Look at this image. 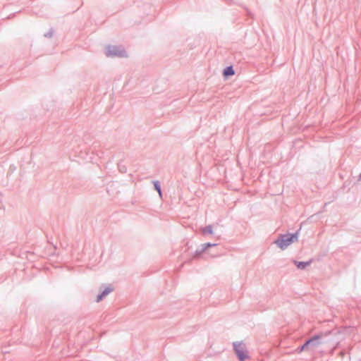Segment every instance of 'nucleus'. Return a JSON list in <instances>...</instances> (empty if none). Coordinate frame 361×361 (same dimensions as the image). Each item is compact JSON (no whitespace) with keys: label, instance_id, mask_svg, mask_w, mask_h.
Returning a JSON list of instances; mask_svg holds the SVG:
<instances>
[{"label":"nucleus","instance_id":"nucleus-1","mask_svg":"<svg viewBox=\"0 0 361 361\" xmlns=\"http://www.w3.org/2000/svg\"><path fill=\"white\" fill-rule=\"evenodd\" d=\"M297 234L285 235L276 240V243L279 246L280 248L285 249L293 242L297 240Z\"/></svg>","mask_w":361,"mask_h":361},{"label":"nucleus","instance_id":"nucleus-2","mask_svg":"<svg viewBox=\"0 0 361 361\" xmlns=\"http://www.w3.org/2000/svg\"><path fill=\"white\" fill-rule=\"evenodd\" d=\"M234 348L240 360L243 361L247 357V353L245 350V345L243 343H234Z\"/></svg>","mask_w":361,"mask_h":361},{"label":"nucleus","instance_id":"nucleus-3","mask_svg":"<svg viewBox=\"0 0 361 361\" xmlns=\"http://www.w3.org/2000/svg\"><path fill=\"white\" fill-rule=\"evenodd\" d=\"M320 338V336H314L313 338H312L311 339L308 340L300 348V352L304 350L307 346L311 343H314V344H319V343L317 342L318 340Z\"/></svg>","mask_w":361,"mask_h":361},{"label":"nucleus","instance_id":"nucleus-4","mask_svg":"<svg viewBox=\"0 0 361 361\" xmlns=\"http://www.w3.org/2000/svg\"><path fill=\"white\" fill-rule=\"evenodd\" d=\"M107 56H121V51L116 49V47H109L107 51Z\"/></svg>","mask_w":361,"mask_h":361},{"label":"nucleus","instance_id":"nucleus-5","mask_svg":"<svg viewBox=\"0 0 361 361\" xmlns=\"http://www.w3.org/2000/svg\"><path fill=\"white\" fill-rule=\"evenodd\" d=\"M111 291H112V289H111V288H108L105 289L101 295H98L97 301V302L101 301V300H102V299L104 296H106V295H108V294H109V293H111Z\"/></svg>","mask_w":361,"mask_h":361},{"label":"nucleus","instance_id":"nucleus-6","mask_svg":"<svg viewBox=\"0 0 361 361\" xmlns=\"http://www.w3.org/2000/svg\"><path fill=\"white\" fill-rule=\"evenodd\" d=\"M310 264V262H295V264L297 266L298 269H305L307 265Z\"/></svg>","mask_w":361,"mask_h":361},{"label":"nucleus","instance_id":"nucleus-7","mask_svg":"<svg viewBox=\"0 0 361 361\" xmlns=\"http://www.w3.org/2000/svg\"><path fill=\"white\" fill-rule=\"evenodd\" d=\"M224 74L226 76L233 75H234V71L232 67H227L224 70Z\"/></svg>","mask_w":361,"mask_h":361},{"label":"nucleus","instance_id":"nucleus-8","mask_svg":"<svg viewBox=\"0 0 361 361\" xmlns=\"http://www.w3.org/2000/svg\"><path fill=\"white\" fill-rule=\"evenodd\" d=\"M154 188L157 190L159 196H161V188H160V185H159V182L158 181H155L154 183Z\"/></svg>","mask_w":361,"mask_h":361}]
</instances>
